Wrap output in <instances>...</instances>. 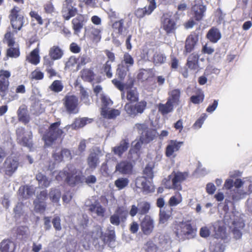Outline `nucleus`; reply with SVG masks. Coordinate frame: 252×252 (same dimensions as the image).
Listing matches in <instances>:
<instances>
[{"label":"nucleus","instance_id":"0e129e2a","mask_svg":"<svg viewBox=\"0 0 252 252\" xmlns=\"http://www.w3.org/2000/svg\"><path fill=\"white\" fill-rule=\"evenodd\" d=\"M33 204L35 209L38 212L44 211L45 209V204L43 201H38V200H34Z\"/></svg>","mask_w":252,"mask_h":252},{"label":"nucleus","instance_id":"13d9d810","mask_svg":"<svg viewBox=\"0 0 252 252\" xmlns=\"http://www.w3.org/2000/svg\"><path fill=\"white\" fill-rule=\"evenodd\" d=\"M154 165L152 164H148L143 170V173L146 177L152 179L154 177Z\"/></svg>","mask_w":252,"mask_h":252},{"label":"nucleus","instance_id":"412c9836","mask_svg":"<svg viewBox=\"0 0 252 252\" xmlns=\"http://www.w3.org/2000/svg\"><path fill=\"white\" fill-rule=\"evenodd\" d=\"M85 18L82 15H78L72 20L74 34L78 35L83 27Z\"/></svg>","mask_w":252,"mask_h":252},{"label":"nucleus","instance_id":"052dcab7","mask_svg":"<svg viewBox=\"0 0 252 252\" xmlns=\"http://www.w3.org/2000/svg\"><path fill=\"white\" fill-rule=\"evenodd\" d=\"M104 72L105 73L108 78L112 77V72L111 71V64L110 61H107L103 66Z\"/></svg>","mask_w":252,"mask_h":252},{"label":"nucleus","instance_id":"bf43d9fd","mask_svg":"<svg viewBox=\"0 0 252 252\" xmlns=\"http://www.w3.org/2000/svg\"><path fill=\"white\" fill-rule=\"evenodd\" d=\"M19 54V49L17 48L11 47L7 50V56L11 58H17Z\"/></svg>","mask_w":252,"mask_h":252},{"label":"nucleus","instance_id":"69168bd1","mask_svg":"<svg viewBox=\"0 0 252 252\" xmlns=\"http://www.w3.org/2000/svg\"><path fill=\"white\" fill-rule=\"evenodd\" d=\"M105 237L106 242H103L104 243L109 242L110 244H111L114 242L115 240V231L114 230H109L108 233L107 234V236L105 235Z\"/></svg>","mask_w":252,"mask_h":252},{"label":"nucleus","instance_id":"c03bdc74","mask_svg":"<svg viewBox=\"0 0 252 252\" xmlns=\"http://www.w3.org/2000/svg\"><path fill=\"white\" fill-rule=\"evenodd\" d=\"M139 214L145 215L147 214L150 209V204L146 201H141L138 203Z\"/></svg>","mask_w":252,"mask_h":252},{"label":"nucleus","instance_id":"aec40b11","mask_svg":"<svg viewBox=\"0 0 252 252\" xmlns=\"http://www.w3.org/2000/svg\"><path fill=\"white\" fill-rule=\"evenodd\" d=\"M195 2L192 7V11L193 12L194 17L195 20L200 21L204 15L206 7L200 2Z\"/></svg>","mask_w":252,"mask_h":252},{"label":"nucleus","instance_id":"423d86ee","mask_svg":"<svg viewBox=\"0 0 252 252\" xmlns=\"http://www.w3.org/2000/svg\"><path fill=\"white\" fill-rule=\"evenodd\" d=\"M59 177L64 178V180L70 185H75L80 180L79 173H78L77 170L71 165H68L63 171L60 172L57 179Z\"/></svg>","mask_w":252,"mask_h":252},{"label":"nucleus","instance_id":"bb28decb","mask_svg":"<svg viewBox=\"0 0 252 252\" xmlns=\"http://www.w3.org/2000/svg\"><path fill=\"white\" fill-rule=\"evenodd\" d=\"M128 147V140L124 139L120 142L119 146L113 147L112 151L115 155L121 157L122 154L127 150Z\"/></svg>","mask_w":252,"mask_h":252},{"label":"nucleus","instance_id":"393cba45","mask_svg":"<svg viewBox=\"0 0 252 252\" xmlns=\"http://www.w3.org/2000/svg\"><path fill=\"white\" fill-rule=\"evenodd\" d=\"M18 118L19 121L25 124H28L30 120V117L25 106H20L17 111Z\"/></svg>","mask_w":252,"mask_h":252},{"label":"nucleus","instance_id":"37998d69","mask_svg":"<svg viewBox=\"0 0 252 252\" xmlns=\"http://www.w3.org/2000/svg\"><path fill=\"white\" fill-rule=\"evenodd\" d=\"M36 180L38 182L39 185L42 188H47L50 184V180L42 173H38L36 176Z\"/></svg>","mask_w":252,"mask_h":252},{"label":"nucleus","instance_id":"a211bd4d","mask_svg":"<svg viewBox=\"0 0 252 252\" xmlns=\"http://www.w3.org/2000/svg\"><path fill=\"white\" fill-rule=\"evenodd\" d=\"M3 166L5 174L11 175L17 169L18 162L11 158H7L4 162Z\"/></svg>","mask_w":252,"mask_h":252},{"label":"nucleus","instance_id":"ddd939ff","mask_svg":"<svg viewBox=\"0 0 252 252\" xmlns=\"http://www.w3.org/2000/svg\"><path fill=\"white\" fill-rule=\"evenodd\" d=\"M73 0H65L63 4L62 14L66 20H68L71 17L74 16L77 13V8Z\"/></svg>","mask_w":252,"mask_h":252},{"label":"nucleus","instance_id":"2f4dec72","mask_svg":"<svg viewBox=\"0 0 252 252\" xmlns=\"http://www.w3.org/2000/svg\"><path fill=\"white\" fill-rule=\"evenodd\" d=\"M158 108L159 112L162 115H165L173 111L174 105L167 100L165 104L159 103Z\"/></svg>","mask_w":252,"mask_h":252},{"label":"nucleus","instance_id":"e2e57ef3","mask_svg":"<svg viewBox=\"0 0 252 252\" xmlns=\"http://www.w3.org/2000/svg\"><path fill=\"white\" fill-rule=\"evenodd\" d=\"M204 95L202 93L197 95H192L190 97L191 101L194 104H199L203 101Z\"/></svg>","mask_w":252,"mask_h":252},{"label":"nucleus","instance_id":"c756f323","mask_svg":"<svg viewBox=\"0 0 252 252\" xmlns=\"http://www.w3.org/2000/svg\"><path fill=\"white\" fill-rule=\"evenodd\" d=\"M63 55V51L58 46H53L49 51V55L52 60H59Z\"/></svg>","mask_w":252,"mask_h":252},{"label":"nucleus","instance_id":"4c0bfd02","mask_svg":"<svg viewBox=\"0 0 252 252\" xmlns=\"http://www.w3.org/2000/svg\"><path fill=\"white\" fill-rule=\"evenodd\" d=\"M32 137L31 132H27V133L22 137V141L19 139L17 142L22 146L31 148L32 146Z\"/></svg>","mask_w":252,"mask_h":252},{"label":"nucleus","instance_id":"8fccbe9b","mask_svg":"<svg viewBox=\"0 0 252 252\" xmlns=\"http://www.w3.org/2000/svg\"><path fill=\"white\" fill-rule=\"evenodd\" d=\"M63 88V86L62 82L60 80H55L49 86L51 91L55 93H59L61 92Z\"/></svg>","mask_w":252,"mask_h":252},{"label":"nucleus","instance_id":"f3484780","mask_svg":"<svg viewBox=\"0 0 252 252\" xmlns=\"http://www.w3.org/2000/svg\"><path fill=\"white\" fill-rule=\"evenodd\" d=\"M132 164L127 161H122L118 163L115 168V172L124 175L130 174L132 172Z\"/></svg>","mask_w":252,"mask_h":252},{"label":"nucleus","instance_id":"3c124183","mask_svg":"<svg viewBox=\"0 0 252 252\" xmlns=\"http://www.w3.org/2000/svg\"><path fill=\"white\" fill-rule=\"evenodd\" d=\"M28 60L31 63L37 64L39 62V57L38 55V50L34 49L31 53L30 57L28 58Z\"/></svg>","mask_w":252,"mask_h":252},{"label":"nucleus","instance_id":"774afa93","mask_svg":"<svg viewBox=\"0 0 252 252\" xmlns=\"http://www.w3.org/2000/svg\"><path fill=\"white\" fill-rule=\"evenodd\" d=\"M17 233L19 235L27 236L29 233V229L26 226H20L17 228Z\"/></svg>","mask_w":252,"mask_h":252},{"label":"nucleus","instance_id":"9d476101","mask_svg":"<svg viewBox=\"0 0 252 252\" xmlns=\"http://www.w3.org/2000/svg\"><path fill=\"white\" fill-rule=\"evenodd\" d=\"M11 76L10 71L4 69L0 70V95L4 97L8 93L9 81V78Z\"/></svg>","mask_w":252,"mask_h":252},{"label":"nucleus","instance_id":"6e6552de","mask_svg":"<svg viewBox=\"0 0 252 252\" xmlns=\"http://www.w3.org/2000/svg\"><path fill=\"white\" fill-rule=\"evenodd\" d=\"M63 101L68 113L76 114L79 112V100L76 96L67 94L63 99Z\"/></svg>","mask_w":252,"mask_h":252},{"label":"nucleus","instance_id":"9b49d317","mask_svg":"<svg viewBox=\"0 0 252 252\" xmlns=\"http://www.w3.org/2000/svg\"><path fill=\"white\" fill-rule=\"evenodd\" d=\"M127 217V211L121 207H118L114 214L110 217V223L115 226H119L124 222Z\"/></svg>","mask_w":252,"mask_h":252},{"label":"nucleus","instance_id":"a19ab883","mask_svg":"<svg viewBox=\"0 0 252 252\" xmlns=\"http://www.w3.org/2000/svg\"><path fill=\"white\" fill-rule=\"evenodd\" d=\"M101 115L103 116L104 117L107 118L109 119H112L116 116L120 115V112L117 109H109V108L107 109H105L103 108L102 110H101Z\"/></svg>","mask_w":252,"mask_h":252},{"label":"nucleus","instance_id":"c9c22d12","mask_svg":"<svg viewBox=\"0 0 252 252\" xmlns=\"http://www.w3.org/2000/svg\"><path fill=\"white\" fill-rule=\"evenodd\" d=\"M87 162L90 168L95 169L99 162L97 154L94 152L90 153L87 158Z\"/></svg>","mask_w":252,"mask_h":252},{"label":"nucleus","instance_id":"e433bc0d","mask_svg":"<svg viewBox=\"0 0 252 252\" xmlns=\"http://www.w3.org/2000/svg\"><path fill=\"white\" fill-rule=\"evenodd\" d=\"M61 196V192L59 189L52 188L49 193V197L52 202L58 204Z\"/></svg>","mask_w":252,"mask_h":252},{"label":"nucleus","instance_id":"6e6d98bb","mask_svg":"<svg viewBox=\"0 0 252 252\" xmlns=\"http://www.w3.org/2000/svg\"><path fill=\"white\" fill-rule=\"evenodd\" d=\"M114 29L117 30L118 32L121 34H123L126 30V28L124 26V20H120L115 22L112 25Z\"/></svg>","mask_w":252,"mask_h":252},{"label":"nucleus","instance_id":"b1692460","mask_svg":"<svg viewBox=\"0 0 252 252\" xmlns=\"http://www.w3.org/2000/svg\"><path fill=\"white\" fill-rule=\"evenodd\" d=\"M207 38L212 43H217L221 37V34L220 30L216 27H213L209 30Z\"/></svg>","mask_w":252,"mask_h":252},{"label":"nucleus","instance_id":"0eeeda50","mask_svg":"<svg viewBox=\"0 0 252 252\" xmlns=\"http://www.w3.org/2000/svg\"><path fill=\"white\" fill-rule=\"evenodd\" d=\"M9 17L12 28L16 31H20L25 23L24 16L21 13L20 8L15 6L11 9Z\"/></svg>","mask_w":252,"mask_h":252},{"label":"nucleus","instance_id":"338daca9","mask_svg":"<svg viewBox=\"0 0 252 252\" xmlns=\"http://www.w3.org/2000/svg\"><path fill=\"white\" fill-rule=\"evenodd\" d=\"M52 223L56 230L60 231L62 229V226L61 225V219L60 217L58 216L54 217L52 220Z\"/></svg>","mask_w":252,"mask_h":252},{"label":"nucleus","instance_id":"cd10ccee","mask_svg":"<svg viewBox=\"0 0 252 252\" xmlns=\"http://www.w3.org/2000/svg\"><path fill=\"white\" fill-rule=\"evenodd\" d=\"M93 119L88 118H82L76 119L73 124L71 125L67 126L66 128L68 129L69 127H71L72 129H76L83 127L87 124L91 123Z\"/></svg>","mask_w":252,"mask_h":252},{"label":"nucleus","instance_id":"72a5a7b5","mask_svg":"<svg viewBox=\"0 0 252 252\" xmlns=\"http://www.w3.org/2000/svg\"><path fill=\"white\" fill-rule=\"evenodd\" d=\"M35 192L34 188L32 186H26L20 188L19 189V194L25 199H27L32 196Z\"/></svg>","mask_w":252,"mask_h":252},{"label":"nucleus","instance_id":"09e8293b","mask_svg":"<svg viewBox=\"0 0 252 252\" xmlns=\"http://www.w3.org/2000/svg\"><path fill=\"white\" fill-rule=\"evenodd\" d=\"M182 201V197L179 192L175 193V195L171 196L169 200V204L171 206H175Z\"/></svg>","mask_w":252,"mask_h":252},{"label":"nucleus","instance_id":"a18cd8bd","mask_svg":"<svg viewBox=\"0 0 252 252\" xmlns=\"http://www.w3.org/2000/svg\"><path fill=\"white\" fill-rule=\"evenodd\" d=\"M93 71L89 69H85L81 71V77L86 81L91 82L94 79Z\"/></svg>","mask_w":252,"mask_h":252},{"label":"nucleus","instance_id":"2eb2a0df","mask_svg":"<svg viewBox=\"0 0 252 252\" xmlns=\"http://www.w3.org/2000/svg\"><path fill=\"white\" fill-rule=\"evenodd\" d=\"M53 157L56 161L60 162L63 160H69L72 158L71 152L67 149L61 150L56 149L53 154Z\"/></svg>","mask_w":252,"mask_h":252},{"label":"nucleus","instance_id":"20e7f679","mask_svg":"<svg viewBox=\"0 0 252 252\" xmlns=\"http://www.w3.org/2000/svg\"><path fill=\"white\" fill-rule=\"evenodd\" d=\"M60 124V122H57L51 125L48 132L43 136L46 145L51 146L63 134V130L59 128Z\"/></svg>","mask_w":252,"mask_h":252},{"label":"nucleus","instance_id":"a878e982","mask_svg":"<svg viewBox=\"0 0 252 252\" xmlns=\"http://www.w3.org/2000/svg\"><path fill=\"white\" fill-rule=\"evenodd\" d=\"M197 42V37L192 34L188 36L185 42V50L186 53L191 52L194 49Z\"/></svg>","mask_w":252,"mask_h":252},{"label":"nucleus","instance_id":"1a4fd4ad","mask_svg":"<svg viewBox=\"0 0 252 252\" xmlns=\"http://www.w3.org/2000/svg\"><path fill=\"white\" fill-rule=\"evenodd\" d=\"M147 103L145 101H141L135 105L130 103H127L125 106V110L127 114L131 117H135L138 114H142L145 110Z\"/></svg>","mask_w":252,"mask_h":252},{"label":"nucleus","instance_id":"de8ad7c7","mask_svg":"<svg viewBox=\"0 0 252 252\" xmlns=\"http://www.w3.org/2000/svg\"><path fill=\"white\" fill-rule=\"evenodd\" d=\"M130 69L127 67H126L120 63L118 65L116 74L120 79H123L125 77L126 75L127 72Z\"/></svg>","mask_w":252,"mask_h":252},{"label":"nucleus","instance_id":"f8f14e48","mask_svg":"<svg viewBox=\"0 0 252 252\" xmlns=\"http://www.w3.org/2000/svg\"><path fill=\"white\" fill-rule=\"evenodd\" d=\"M140 226L143 233L145 235H149L153 232L155 228L154 220L150 216L146 215L141 220Z\"/></svg>","mask_w":252,"mask_h":252},{"label":"nucleus","instance_id":"864d4df0","mask_svg":"<svg viewBox=\"0 0 252 252\" xmlns=\"http://www.w3.org/2000/svg\"><path fill=\"white\" fill-rule=\"evenodd\" d=\"M225 245L221 242H216L210 247L211 252H224L225 250Z\"/></svg>","mask_w":252,"mask_h":252},{"label":"nucleus","instance_id":"4d7b16f0","mask_svg":"<svg viewBox=\"0 0 252 252\" xmlns=\"http://www.w3.org/2000/svg\"><path fill=\"white\" fill-rule=\"evenodd\" d=\"M80 93L81 94L80 99L81 101L86 105L90 104V101L89 98V94L87 91L83 88L80 89Z\"/></svg>","mask_w":252,"mask_h":252},{"label":"nucleus","instance_id":"473e14b6","mask_svg":"<svg viewBox=\"0 0 252 252\" xmlns=\"http://www.w3.org/2000/svg\"><path fill=\"white\" fill-rule=\"evenodd\" d=\"M135 186L137 188L142 189L143 191L149 192L152 190L151 187L148 185L145 177H137L135 180Z\"/></svg>","mask_w":252,"mask_h":252},{"label":"nucleus","instance_id":"5701e85b","mask_svg":"<svg viewBox=\"0 0 252 252\" xmlns=\"http://www.w3.org/2000/svg\"><path fill=\"white\" fill-rule=\"evenodd\" d=\"M213 227L215 237L217 239H221V240H223L224 242L227 238L224 227L220 225V222H216L214 223Z\"/></svg>","mask_w":252,"mask_h":252},{"label":"nucleus","instance_id":"5fc2aeb1","mask_svg":"<svg viewBox=\"0 0 252 252\" xmlns=\"http://www.w3.org/2000/svg\"><path fill=\"white\" fill-rule=\"evenodd\" d=\"M100 99L102 102L101 110H102L103 108L105 109L109 108V107L113 104L112 101L107 96L103 94H101Z\"/></svg>","mask_w":252,"mask_h":252},{"label":"nucleus","instance_id":"680f3d73","mask_svg":"<svg viewBox=\"0 0 252 252\" xmlns=\"http://www.w3.org/2000/svg\"><path fill=\"white\" fill-rule=\"evenodd\" d=\"M139 156V152L135 151L134 149H130L129 151L127 158L130 160L134 161L138 158Z\"/></svg>","mask_w":252,"mask_h":252},{"label":"nucleus","instance_id":"ea45409f","mask_svg":"<svg viewBox=\"0 0 252 252\" xmlns=\"http://www.w3.org/2000/svg\"><path fill=\"white\" fill-rule=\"evenodd\" d=\"M166 60V56L160 52H156L153 57V62L156 65L164 63Z\"/></svg>","mask_w":252,"mask_h":252},{"label":"nucleus","instance_id":"49530a36","mask_svg":"<svg viewBox=\"0 0 252 252\" xmlns=\"http://www.w3.org/2000/svg\"><path fill=\"white\" fill-rule=\"evenodd\" d=\"M126 98L131 102H136L138 100V93L135 89H129L127 91Z\"/></svg>","mask_w":252,"mask_h":252},{"label":"nucleus","instance_id":"4be33fe9","mask_svg":"<svg viewBox=\"0 0 252 252\" xmlns=\"http://www.w3.org/2000/svg\"><path fill=\"white\" fill-rule=\"evenodd\" d=\"M162 24L163 29L168 33L173 32L176 28L174 20L165 15L163 17Z\"/></svg>","mask_w":252,"mask_h":252},{"label":"nucleus","instance_id":"7c9ffc66","mask_svg":"<svg viewBox=\"0 0 252 252\" xmlns=\"http://www.w3.org/2000/svg\"><path fill=\"white\" fill-rule=\"evenodd\" d=\"M181 91L179 89H174L168 93L167 100L174 105H178L180 102Z\"/></svg>","mask_w":252,"mask_h":252},{"label":"nucleus","instance_id":"603ef678","mask_svg":"<svg viewBox=\"0 0 252 252\" xmlns=\"http://www.w3.org/2000/svg\"><path fill=\"white\" fill-rule=\"evenodd\" d=\"M129 180L126 178H120L115 181V185L119 189H122L128 185Z\"/></svg>","mask_w":252,"mask_h":252},{"label":"nucleus","instance_id":"f03ea898","mask_svg":"<svg viewBox=\"0 0 252 252\" xmlns=\"http://www.w3.org/2000/svg\"><path fill=\"white\" fill-rule=\"evenodd\" d=\"M188 174L182 172H173L168 176L167 178L163 180V184L168 189L181 190V183L187 177Z\"/></svg>","mask_w":252,"mask_h":252},{"label":"nucleus","instance_id":"58836bf2","mask_svg":"<svg viewBox=\"0 0 252 252\" xmlns=\"http://www.w3.org/2000/svg\"><path fill=\"white\" fill-rule=\"evenodd\" d=\"M92 232V236L93 239H98L100 238L102 240L103 242H106L105 235L103 234L102 228L99 226H96L94 227Z\"/></svg>","mask_w":252,"mask_h":252},{"label":"nucleus","instance_id":"c85d7f7f","mask_svg":"<svg viewBox=\"0 0 252 252\" xmlns=\"http://www.w3.org/2000/svg\"><path fill=\"white\" fill-rule=\"evenodd\" d=\"M199 56L195 53L191 54L188 58L187 65L192 70H196L199 67Z\"/></svg>","mask_w":252,"mask_h":252},{"label":"nucleus","instance_id":"39448f33","mask_svg":"<svg viewBox=\"0 0 252 252\" xmlns=\"http://www.w3.org/2000/svg\"><path fill=\"white\" fill-rule=\"evenodd\" d=\"M134 128L136 129L140 134L141 139L145 143H148L153 140L157 136V131L155 129L149 128L148 126L145 124H136Z\"/></svg>","mask_w":252,"mask_h":252},{"label":"nucleus","instance_id":"f257e3e1","mask_svg":"<svg viewBox=\"0 0 252 252\" xmlns=\"http://www.w3.org/2000/svg\"><path fill=\"white\" fill-rule=\"evenodd\" d=\"M223 222L226 225L230 227L236 239L241 237V230L244 227L245 224L239 212H226L224 216Z\"/></svg>","mask_w":252,"mask_h":252},{"label":"nucleus","instance_id":"7ed1b4c3","mask_svg":"<svg viewBox=\"0 0 252 252\" xmlns=\"http://www.w3.org/2000/svg\"><path fill=\"white\" fill-rule=\"evenodd\" d=\"M196 230L192 228L189 222H182L177 226L176 234L180 240L193 238L196 235Z\"/></svg>","mask_w":252,"mask_h":252},{"label":"nucleus","instance_id":"4468645a","mask_svg":"<svg viewBox=\"0 0 252 252\" xmlns=\"http://www.w3.org/2000/svg\"><path fill=\"white\" fill-rule=\"evenodd\" d=\"M155 0H149V4L142 8H139L136 10L135 14L137 18H142L145 15H150L156 8Z\"/></svg>","mask_w":252,"mask_h":252},{"label":"nucleus","instance_id":"79ce46f5","mask_svg":"<svg viewBox=\"0 0 252 252\" xmlns=\"http://www.w3.org/2000/svg\"><path fill=\"white\" fill-rule=\"evenodd\" d=\"M134 61L133 57L128 53H126L124 55L123 59L121 64L130 69V68L134 65Z\"/></svg>","mask_w":252,"mask_h":252},{"label":"nucleus","instance_id":"f704fd0d","mask_svg":"<svg viewBox=\"0 0 252 252\" xmlns=\"http://www.w3.org/2000/svg\"><path fill=\"white\" fill-rule=\"evenodd\" d=\"M15 243L9 240H3L0 243V250L1 252H14L15 249Z\"/></svg>","mask_w":252,"mask_h":252},{"label":"nucleus","instance_id":"6ab92c4d","mask_svg":"<svg viewBox=\"0 0 252 252\" xmlns=\"http://www.w3.org/2000/svg\"><path fill=\"white\" fill-rule=\"evenodd\" d=\"M88 210L91 212V215L94 218H103L106 212V209L98 203L91 205Z\"/></svg>","mask_w":252,"mask_h":252},{"label":"nucleus","instance_id":"dca6fc26","mask_svg":"<svg viewBox=\"0 0 252 252\" xmlns=\"http://www.w3.org/2000/svg\"><path fill=\"white\" fill-rule=\"evenodd\" d=\"M183 145V142H178L176 140H170L166 148L165 154L167 157H173L175 155L174 153L179 151Z\"/></svg>","mask_w":252,"mask_h":252}]
</instances>
